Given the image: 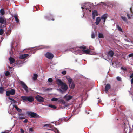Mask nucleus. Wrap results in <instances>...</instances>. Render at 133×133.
<instances>
[{
    "mask_svg": "<svg viewBox=\"0 0 133 133\" xmlns=\"http://www.w3.org/2000/svg\"><path fill=\"white\" fill-rule=\"evenodd\" d=\"M21 98L23 100L28 101L30 103H32L34 100V97L32 96H22Z\"/></svg>",
    "mask_w": 133,
    "mask_h": 133,
    "instance_id": "f257e3e1",
    "label": "nucleus"
},
{
    "mask_svg": "<svg viewBox=\"0 0 133 133\" xmlns=\"http://www.w3.org/2000/svg\"><path fill=\"white\" fill-rule=\"evenodd\" d=\"M27 114L30 118H39V116L37 113L31 112H28Z\"/></svg>",
    "mask_w": 133,
    "mask_h": 133,
    "instance_id": "f03ea898",
    "label": "nucleus"
},
{
    "mask_svg": "<svg viewBox=\"0 0 133 133\" xmlns=\"http://www.w3.org/2000/svg\"><path fill=\"white\" fill-rule=\"evenodd\" d=\"M61 89H60V92L62 93L64 92L68 89V86L66 84L64 83L60 86Z\"/></svg>",
    "mask_w": 133,
    "mask_h": 133,
    "instance_id": "7ed1b4c3",
    "label": "nucleus"
},
{
    "mask_svg": "<svg viewBox=\"0 0 133 133\" xmlns=\"http://www.w3.org/2000/svg\"><path fill=\"white\" fill-rule=\"evenodd\" d=\"M80 49H82V51L83 53L86 54H89L90 52V50L88 49H87L86 50V47L85 46H81L79 47Z\"/></svg>",
    "mask_w": 133,
    "mask_h": 133,
    "instance_id": "20e7f679",
    "label": "nucleus"
},
{
    "mask_svg": "<svg viewBox=\"0 0 133 133\" xmlns=\"http://www.w3.org/2000/svg\"><path fill=\"white\" fill-rule=\"evenodd\" d=\"M20 84L22 86V87L25 90L26 92L28 93L29 92L28 89V87L24 82L22 81H20Z\"/></svg>",
    "mask_w": 133,
    "mask_h": 133,
    "instance_id": "39448f33",
    "label": "nucleus"
},
{
    "mask_svg": "<svg viewBox=\"0 0 133 133\" xmlns=\"http://www.w3.org/2000/svg\"><path fill=\"white\" fill-rule=\"evenodd\" d=\"M36 99L39 102H43L44 101V98L39 95H38L35 97Z\"/></svg>",
    "mask_w": 133,
    "mask_h": 133,
    "instance_id": "423d86ee",
    "label": "nucleus"
},
{
    "mask_svg": "<svg viewBox=\"0 0 133 133\" xmlns=\"http://www.w3.org/2000/svg\"><path fill=\"white\" fill-rule=\"evenodd\" d=\"M45 56L49 59H51L54 57V55L52 53L48 52L45 54Z\"/></svg>",
    "mask_w": 133,
    "mask_h": 133,
    "instance_id": "0eeeda50",
    "label": "nucleus"
},
{
    "mask_svg": "<svg viewBox=\"0 0 133 133\" xmlns=\"http://www.w3.org/2000/svg\"><path fill=\"white\" fill-rule=\"evenodd\" d=\"M111 88V86L110 84H107L105 86V91L107 92H108V90Z\"/></svg>",
    "mask_w": 133,
    "mask_h": 133,
    "instance_id": "6e6552de",
    "label": "nucleus"
},
{
    "mask_svg": "<svg viewBox=\"0 0 133 133\" xmlns=\"http://www.w3.org/2000/svg\"><path fill=\"white\" fill-rule=\"evenodd\" d=\"M107 17V14H105L103 15L101 18V19L103 20L104 23L103 24H104V23Z\"/></svg>",
    "mask_w": 133,
    "mask_h": 133,
    "instance_id": "1a4fd4ad",
    "label": "nucleus"
},
{
    "mask_svg": "<svg viewBox=\"0 0 133 133\" xmlns=\"http://www.w3.org/2000/svg\"><path fill=\"white\" fill-rule=\"evenodd\" d=\"M56 82L57 84L60 86H61L64 83H63L62 80L59 79H58L56 80Z\"/></svg>",
    "mask_w": 133,
    "mask_h": 133,
    "instance_id": "9d476101",
    "label": "nucleus"
},
{
    "mask_svg": "<svg viewBox=\"0 0 133 133\" xmlns=\"http://www.w3.org/2000/svg\"><path fill=\"white\" fill-rule=\"evenodd\" d=\"M28 56V54H25L21 56L20 58L21 59H24L26 58Z\"/></svg>",
    "mask_w": 133,
    "mask_h": 133,
    "instance_id": "9b49d317",
    "label": "nucleus"
},
{
    "mask_svg": "<svg viewBox=\"0 0 133 133\" xmlns=\"http://www.w3.org/2000/svg\"><path fill=\"white\" fill-rule=\"evenodd\" d=\"M66 78L68 81L69 84H70L71 83H72V82H73L72 79L69 76H66Z\"/></svg>",
    "mask_w": 133,
    "mask_h": 133,
    "instance_id": "f8f14e48",
    "label": "nucleus"
},
{
    "mask_svg": "<svg viewBox=\"0 0 133 133\" xmlns=\"http://www.w3.org/2000/svg\"><path fill=\"white\" fill-rule=\"evenodd\" d=\"M101 18L99 17H98L96 19L95 24L96 25H98L99 24V22L101 21Z\"/></svg>",
    "mask_w": 133,
    "mask_h": 133,
    "instance_id": "ddd939ff",
    "label": "nucleus"
},
{
    "mask_svg": "<svg viewBox=\"0 0 133 133\" xmlns=\"http://www.w3.org/2000/svg\"><path fill=\"white\" fill-rule=\"evenodd\" d=\"M9 60L11 64H12L15 61V59L11 57L9 58Z\"/></svg>",
    "mask_w": 133,
    "mask_h": 133,
    "instance_id": "4468645a",
    "label": "nucleus"
},
{
    "mask_svg": "<svg viewBox=\"0 0 133 133\" xmlns=\"http://www.w3.org/2000/svg\"><path fill=\"white\" fill-rule=\"evenodd\" d=\"M6 21L3 18L1 17L0 18V23L2 24H4L6 23Z\"/></svg>",
    "mask_w": 133,
    "mask_h": 133,
    "instance_id": "2eb2a0df",
    "label": "nucleus"
},
{
    "mask_svg": "<svg viewBox=\"0 0 133 133\" xmlns=\"http://www.w3.org/2000/svg\"><path fill=\"white\" fill-rule=\"evenodd\" d=\"M108 55L111 57H112L113 56L114 53L113 51L111 50L109 51L108 53Z\"/></svg>",
    "mask_w": 133,
    "mask_h": 133,
    "instance_id": "dca6fc26",
    "label": "nucleus"
},
{
    "mask_svg": "<svg viewBox=\"0 0 133 133\" xmlns=\"http://www.w3.org/2000/svg\"><path fill=\"white\" fill-rule=\"evenodd\" d=\"M13 106L18 111L20 112H22V110L21 109L19 108L18 107L17 105H15Z\"/></svg>",
    "mask_w": 133,
    "mask_h": 133,
    "instance_id": "f3484780",
    "label": "nucleus"
},
{
    "mask_svg": "<svg viewBox=\"0 0 133 133\" xmlns=\"http://www.w3.org/2000/svg\"><path fill=\"white\" fill-rule=\"evenodd\" d=\"M72 96L70 95H68L65 96V98L67 101L71 99L72 98Z\"/></svg>",
    "mask_w": 133,
    "mask_h": 133,
    "instance_id": "a211bd4d",
    "label": "nucleus"
},
{
    "mask_svg": "<svg viewBox=\"0 0 133 133\" xmlns=\"http://www.w3.org/2000/svg\"><path fill=\"white\" fill-rule=\"evenodd\" d=\"M69 86L71 88H74L75 87V85L72 82V83H71L70 84H69Z\"/></svg>",
    "mask_w": 133,
    "mask_h": 133,
    "instance_id": "6ab92c4d",
    "label": "nucleus"
},
{
    "mask_svg": "<svg viewBox=\"0 0 133 133\" xmlns=\"http://www.w3.org/2000/svg\"><path fill=\"white\" fill-rule=\"evenodd\" d=\"M11 95H14L15 92V90L13 89H11L10 91H9Z\"/></svg>",
    "mask_w": 133,
    "mask_h": 133,
    "instance_id": "aec40b11",
    "label": "nucleus"
},
{
    "mask_svg": "<svg viewBox=\"0 0 133 133\" xmlns=\"http://www.w3.org/2000/svg\"><path fill=\"white\" fill-rule=\"evenodd\" d=\"M92 15H94L95 16H97L98 15V13L96 10H95L93 11Z\"/></svg>",
    "mask_w": 133,
    "mask_h": 133,
    "instance_id": "412c9836",
    "label": "nucleus"
},
{
    "mask_svg": "<svg viewBox=\"0 0 133 133\" xmlns=\"http://www.w3.org/2000/svg\"><path fill=\"white\" fill-rule=\"evenodd\" d=\"M13 17L15 18V21L17 23H19V20L17 17V16L16 15H15Z\"/></svg>",
    "mask_w": 133,
    "mask_h": 133,
    "instance_id": "4be33fe9",
    "label": "nucleus"
},
{
    "mask_svg": "<svg viewBox=\"0 0 133 133\" xmlns=\"http://www.w3.org/2000/svg\"><path fill=\"white\" fill-rule=\"evenodd\" d=\"M38 77V75L37 74H34V76L33 77V79L34 80H35L37 79Z\"/></svg>",
    "mask_w": 133,
    "mask_h": 133,
    "instance_id": "5701e85b",
    "label": "nucleus"
},
{
    "mask_svg": "<svg viewBox=\"0 0 133 133\" xmlns=\"http://www.w3.org/2000/svg\"><path fill=\"white\" fill-rule=\"evenodd\" d=\"M4 91V88L3 87H0V93L1 94H2Z\"/></svg>",
    "mask_w": 133,
    "mask_h": 133,
    "instance_id": "b1692460",
    "label": "nucleus"
},
{
    "mask_svg": "<svg viewBox=\"0 0 133 133\" xmlns=\"http://www.w3.org/2000/svg\"><path fill=\"white\" fill-rule=\"evenodd\" d=\"M117 27L118 30L120 32H122L123 31L121 28L118 25H117Z\"/></svg>",
    "mask_w": 133,
    "mask_h": 133,
    "instance_id": "393cba45",
    "label": "nucleus"
},
{
    "mask_svg": "<svg viewBox=\"0 0 133 133\" xmlns=\"http://www.w3.org/2000/svg\"><path fill=\"white\" fill-rule=\"evenodd\" d=\"M121 18L125 22H127V18L125 17L121 16Z\"/></svg>",
    "mask_w": 133,
    "mask_h": 133,
    "instance_id": "a878e982",
    "label": "nucleus"
},
{
    "mask_svg": "<svg viewBox=\"0 0 133 133\" xmlns=\"http://www.w3.org/2000/svg\"><path fill=\"white\" fill-rule=\"evenodd\" d=\"M98 37L99 38H104L103 34L102 33H99L98 34Z\"/></svg>",
    "mask_w": 133,
    "mask_h": 133,
    "instance_id": "bb28decb",
    "label": "nucleus"
},
{
    "mask_svg": "<svg viewBox=\"0 0 133 133\" xmlns=\"http://www.w3.org/2000/svg\"><path fill=\"white\" fill-rule=\"evenodd\" d=\"M49 107L52 108L54 109H56L57 108V107L55 105L52 104H49Z\"/></svg>",
    "mask_w": 133,
    "mask_h": 133,
    "instance_id": "cd10ccee",
    "label": "nucleus"
},
{
    "mask_svg": "<svg viewBox=\"0 0 133 133\" xmlns=\"http://www.w3.org/2000/svg\"><path fill=\"white\" fill-rule=\"evenodd\" d=\"M0 13L2 15L5 14V12L3 9H1L0 10Z\"/></svg>",
    "mask_w": 133,
    "mask_h": 133,
    "instance_id": "c85d7f7f",
    "label": "nucleus"
},
{
    "mask_svg": "<svg viewBox=\"0 0 133 133\" xmlns=\"http://www.w3.org/2000/svg\"><path fill=\"white\" fill-rule=\"evenodd\" d=\"M4 32V30L2 29H0V35H2L3 34Z\"/></svg>",
    "mask_w": 133,
    "mask_h": 133,
    "instance_id": "c756f323",
    "label": "nucleus"
},
{
    "mask_svg": "<svg viewBox=\"0 0 133 133\" xmlns=\"http://www.w3.org/2000/svg\"><path fill=\"white\" fill-rule=\"evenodd\" d=\"M44 126H47L49 127L52 128L53 127V125L50 124H45Z\"/></svg>",
    "mask_w": 133,
    "mask_h": 133,
    "instance_id": "7c9ffc66",
    "label": "nucleus"
},
{
    "mask_svg": "<svg viewBox=\"0 0 133 133\" xmlns=\"http://www.w3.org/2000/svg\"><path fill=\"white\" fill-rule=\"evenodd\" d=\"M126 125L125 126H124V128L125 131L126 130V129L128 128V127L129 126L128 123H126Z\"/></svg>",
    "mask_w": 133,
    "mask_h": 133,
    "instance_id": "2f4dec72",
    "label": "nucleus"
},
{
    "mask_svg": "<svg viewBox=\"0 0 133 133\" xmlns=\"http://www.w3.org/2000/svg\"><path fill=\"white\" fill-rule=\"evenodd\" d=\"M19 118V119L22 120L23 119H25V117L24 116H19L18 117Z\"/></svg>",
    "mask_w": 133,
    "mask_h": 133,
    "instance_id": "473e14b6",
    "label": "nucleus"
},
{
    "mask_svg": "<svg viewBox=\"0 0 133 133\" xmlns=\"http://www.w3.org/2000/svg\"><path fill=\"white\" fill-rule=\"evenodd\" d=\"M6 95L8 96H9L11 94L9 91H7L6 92Z\"/></svg>",
    "mask_w": 133,
    "mask_h": 133,
    "instance_id": "72a5a7b5",
    "label": "nucleus"
},
{
    "mask_svg": "<svg viewBox=\"0 0 133 133\" xmlns=\"http://www.w3.org/2000/svg\"><path fill=\"white\" fill-rule=\"evenodd\" d=\"M10 74V72L8 71H7L6 72L5 74V75L6 76H9V75Z\"/></svg>",
    "mask_w": 133,
    "mask_h": 133,
    "instance_id": "f704fd0d",
    "label": "nucleus"
},
{
    "mask_svg": "<svg viewBox=\"0 0 133 133\" xmlns=\"http://www.w3.org/2000/svg\"><path fill=\"white\" fill-rule=\"evenodd\" d=\"M95 35L94 33H92L91 34V37L92 38H95Z\"/></svg>",
    "mask_w": 133,
    "mask_h": 133,
    "instance_id": "c9c22d12",
    "label": "nucleus"
},
{
    "mask_svg": "<svg viewBox=\"0 0 133 133\" xmlns=\"http://www.w3.org/2000/svg\"><path fill=\"white\" fill-rule=\"evenodd\" d=\"M58 100V98H56L54 97L52 99L51 101H56Z\"/></svg>",
    "mask_w": 133,
    "mask_h": 133,
    "instance_id": "e433bc0d",
    "label": "nucleus"
},
{
    "mask_svg": "<svg viewBox=\"0 0 133 133\" xmlns=\"http://www.w3.org/2000/svg\"><path fill=\"white\" fill-rule=\"evenodd\" d=\"M59 101L61 102L63 104H65L66 103L65 101L63 100H61Z\"/></svg>",
    "mask_w": 133,
    "mask_h": 133,
    "instance_id": "4c0bfd02",
    "label": "nucleus"
},
{
    "mask_svg": "<svg viewBox=\"0 0 133 133\" xmlns=\"http://www.w3.org/2000/svg\"><path fill=\"white\" fill-rule=\"evenodd\" d=\"M52 81V79L51 78H49L48 79V81L49 82H51Z\"/></svg>",
    "mask_w": 133,
    "mask_h": 133,
    "instance_id": "58836bf2",
    "label": "nucleus"
},
{
    "mask_svg": "<svg viewBox=\"0 0 133 133\" xmlns=\"http://www.w3.org/2000/svg\"><path fill=\"white\" fill-rule=\"evenodd\" d=\"M66 71L65 70L64 71L62 72V74L64 75H65L66 74Z\"/></svg>",
    "mask_w": 133,
    "mask_h": 133,
    "instance_id": "ea45409f",
    "label": "nucleus"
},
{
    "mask_svg": "<svg viewBox=\"0 0 133 133\" xmlns=\"http://www.w3.org/2000/svg\"><path fill=\"white\" fill-rule=\"evenodd\" d=\"M121 69L124 70V71H126L127 70V69L126 68H124L122 66L121 67Z\"/></svg>",
    "mask_w": 133,
    "mask_h": 133,
    "instance_id": "a19ab883",
    "label": "nucleus"
},
{
    "mask_svg": "<svg viewBox=\"0 0 133 133\" xmlns=\"http://www.w3.org/2000/svg\"><path fill=\"white\" fill-rule=\"evenodd\" d=\"M29 130L30 132H32L33 131V130L32 128H29Z\"/></svg>",
    "mask_w": 133,
    "mask_h": 133,
    "instance_id": "79ce46f5",
    "label": "nucleus"
},
{
    "mask_svg": "<svg viewBox=\"0 0 133 133\" xmlns=\"http://www.w3.org/2000/svg\"><path fill=\"white\" fill-rule=\"evenodd\" d=\"M8 99L12 101H13L14 102L15 101V100L14 99L10 97H9L8 98Z\"/></svg>",
    "mask_w": 133,
    "mask_h": 133,
    "instance_id": "37998d69",
    "label": "nucleus"
},
{
    "mask_svg": "<svg viewBox=\"0 0 133 133\" xmlns=\"http://www.w3.org/2000/svg\"><path fill=\"white\" fill-rule=\"evenodd\" d=\"M116 78H117V80L118 81H120L121 80V78L119 77H117Z\"/></svg>",
    "mask_w": 133,
    "mask_h": 133,
    "instance_id": "c03bdc74",
    "label": "nucleus"
},
{
    "mask_svg": "<svg viewBox=\"0 0 133 133\" xmlns=\"http://www.w3.org/2000/svg\"><path fill=\"white\" fill-rule=\"evenodd\" d=\"M128 56L129 57H133V53H131L129 54L128 55Z\"/></svg>",
    "mask_w": 133,
    "mask_h": 133,
    "instance_id": "a18cd8bd",
    "label": "nucleus"
},
{
    "mask_svg": "<svg viewBox=\"0 0 133 133\" xmlns=\"http://www.w3.org/2000/svg\"><path fill=\"white\" fill-rule=\"evenodd\" d=\"M127 16L128 17V19H131V18H130V15L128 13L127 14Z\"/></svg>",
    "mask_w": 133,
    "mask_h": 133,
    "instance_id": "49530a36",
    "label": "nucleus"
},
{
    "mask_svg": "<svg viewBox=\"0 0 133 133\" xmlns=\"http://www.w3.org/2000/svg\"><path fill=\"white\" fill-rule=\"evenodd\" d=\"M89 4H90V3L89 2H88V3H85L84 4V6L86 7L87 5H89Z\"/></svg>",
    "mask_w": 133,
    "mask_h": 133,
    "instance_id": "de8ad7c7",
    "label": "nucleus"
},
{
    "mask_svg": "<svg viewBox=\"0 0 133 133\" xmlns=\"http://www.w3.org/2000/svg\"><path fill=\"white\" fill-rule=\"evenodd\" d=\"M28 121V120L27 119H25L23 121V122L25 123H26Z\"/></svg>",
    "mask_w": 133,
    "mask_h": 133,
    "instance_id": "09e8293b",
    "label": "nucleus"
},
{
    "mask_svg": "<svg viewBox=\"0 0 133 133\" xmlns=\"http://www.w3.org/2000/svg\"><path fill=\"white\" fill-rule=\"evenodd\" d=\"M18 115H19V116H24V114H23V113H20V114H19Z\"/></svg>",
    "mask_w": 133,
    "mask_h": 133,
    "instance_id": "8fccbe9b",
    "label": "nucleus"
},
{
    "mask_svg": "<svg viewBox=\"0 0 133 133\" xmlns=\"http://www.w3.org/2000/svg\"><path fill=\"white\" fill-rule=\"evenodd\" d=\"M20 131L21 133H24V131L21 128L20 129Z\"/></svg>",
    "mask_w": 133,
    "mask_h": 133,
    "instance_id": "3c124183",
    "label": "nucleus"
},
{
    "mask_svg": "<svg viewBox=\"0 0 133 133\" xmlns=\"http://www.w3.org/2000/svg\"><path fill=\"white\" fill-rule=\"evenodd\" d=\"M100 3H102L104 5H106V3H105V2H100Z\"/></svg>",
    "mask_w": 133,
    "mask_h": 133,
    "instance_id": "603ef678",
    "label": "nucleus"
},
{
    "mask_svg": "<svg viewBox=\"0 0 133 133\" xmlns=\"http://www.w3.org/2000/svg\"><path fill=\"white\" fill-rule=\"evenodd\" d=\"M130 78H133V73L130 75Z\"/></svg>",
    "mask_w": 133,
    "mask_h": 133,
    "instance_id": "864d4df0",
    "label": "nucleus"
},
{
    "mask_svg": "<svg viewBox=\"0 0 133 133\" xmlns=\"http://www.w3.org/2000/svg\"><path fill=\"white\" fill-rule=\"evenodd\" d=\"M131 84H132L133 83V78H132V79H131Z\"/></svg>",
    "mask_w": 133,
    "mask_h": 133,
    "instance_id": "5fc2aeb1",
    "label": "nucleus"
},
{
    "mask_svg": "<svg viewBox=\"0 0 133 133\" xmlns=\"http://www.w3.org/2000/svg\"><path fill=\"white\" fill-rule=\"evenodd\" d=\"M4 132H5V133H8L9 132V130H7L5 131Z\"/></svg>",
    "mask_w": 133,
    "mask_h": 133,
    "instance_id": "6e6d98bb",
    "label": "nucleus"
},
{
    "mask_svg": "<svg viewBox=\"0 0 133 133\" xmlns=\"http://www.w3.org/2000/svg\"><path fill=\"white\" fill-rule=\"evenodd\" d=\"M95 17V15H92V18L93 19H94Z\"/></svg>",
    "mask_w": 133,
    "mask_h": 133,
    "instance_id": "4d7b16f0",
    "label": "nucleus"
},
{
    "mask_svg": "<svg viewBox=\"0 0 133 133\" xmlns=\"http://www.w3.org/2000/svg\"><path fill=\"white\" fill-rule=\"evenodd\" d=\"M126 123H124V124H123V125L124 126H125L126 125Z\"/></svg>",
    "mask_w": 133,
    "mask_h": 133,
    "instance_id": "13d9d810",
    "label": "nucleus"
},
{
    "mask_svg": "<svg viewBox=\"0 0 133 133\" xmlns=\"http://www.w3.org/2000/svg\"><path fill=\"white\" fill-rule=\"evenodd\" d=\"M9 69H11V68H12V67H10V66H9Z\"/></svg>",
    "mask_w": 133,
    "mask_h": 133,
    "instance_id": "bf43d9fd",
    "label": "nucleus"
},
{
    "mask_svg": "<svg viewBox=\"0 0 133 133\" xmlns=\"http://www.w3.org/2000/svg\"><path fill=\"white\" fill-rule=\"evenodd\" d=\"M81 8H82V9H84V8H83V7H81Z\"/></svg>",
    "mask_w": 133,
    "mask_h": 133,
    "instance_id": "052dcab7",
    "label": "nucleus"
},
{
    "mask_svg": "<svg viewBox=\"0 0 133 133\" xmlns=\"http://www.w3.org/2000/svg\"><path fill=\"white\" fill-rule=\"evenodd\" d=\"M51 20H52V21H54V19H51Z\"/></svg>",
    "mask_w": 133,
    "mask_h": 133,
    "instance_id": "680f3d73",
    "label": "nucleus"
},
{
    "mask_svg": "<svg viewBox=\"0 0 133 133\" xmlns=\"http://www.w3.org/2000/svg\"><path fill=\"white\" fill-rule=\"evenodd\" d=\"M100 4H97V5H99Z\"/></svg>",
    "mask_w": 133,
    "mask_h": 133,
    "instance_id": "e2e57ef3",
    "label": "nucleus"
},
{
    "mask_svg": "<svg viewBox=\"0 0 133 133\" xmlns=\"http://www.w3.org/2000/svg\"><path fill=\"white\" fill-rule=\"evenodd\" d=\"M1 133H5V132H2Z\"/></svg>",
    "mask_w": 133,
    "mask_h": 133,
    "instance_id": "0e129e2a",
    "label": "nucleus"
}]
</instances>
